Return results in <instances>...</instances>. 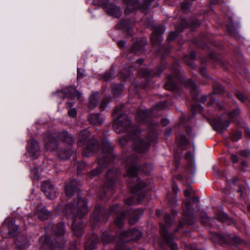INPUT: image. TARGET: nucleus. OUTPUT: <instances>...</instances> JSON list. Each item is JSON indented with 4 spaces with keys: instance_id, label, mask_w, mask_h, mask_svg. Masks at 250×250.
I'll list each match as a JSON object with an SVG mask.
<instances>
[{
    "instance_id": "nucleus-4",
    "label": "nucleus",
    "mask_w": 250,
    "mask_h": 250,
    "mask_svg": "<svg viewBox=\"0 0 250 250\" xmlns=\"http://www.w3.org/2000/svg\"><path fill=\"white\" fill-rule=\"evenodd\" d=\"M76 180H73L65 186L66 195L67 196H71L76 193L78 198L76 201H74L72 203L68 204L65 207V209L68 217H77L81 218L87 213L88 209L86 201L84 199L78 197L80 191L79 187L76 185Z\"/></svg>"
},
{
    "instance_id": "nucleus-36",
    "label": "nucleus",
    "mask_w": 250,
    "mask_h": 250,
    "mask_svg": "<svg viewBox=\"0 0 250 250\" xmlns=\"http://www.w3.org/2000/svg\"><path fill=\"white\" fill-rule=\"evenodd\" d=\"M215 218L221 222H224L228 219V216L224 212H220L215 215Z\"/></svg>"
},
{
    "instance_id": "nucleus-52",
    "label": "nucleus",
    "mask_w": 250,
    "mask_h": 250,
    "mask_svg": "<svg viewBox=\"0 0 250 250\" xmlns=\"http://www.w3.org/2000/svg\"><path fill=\"white\" fill-rule=\"evenodd\" d=\"M178 33L176 31L170 32L167 38L168 42H171L173 41L177 36Z\"/></svg>"
},
{
    "instance_id": "nucleus-51",
    "label": "nucleus",
    "mask_w": 250,
    "mask_h": 250,
    "mask_svg": "<svg viewBox=\"0 0 250 250\" xmlns=\"http://www.w3.org/2000/svg\"><path fill=\"white\" fill-rule=\"evenodd\" d=\"M142 75L144 77H149L150 75L152 76L158 75L159 77L160 75V74H156V73H155L154 72H149V71H147V70H145V71L142 72Z\"/></svg>"
},
{
    "instance_id": "nucleus-35",
    "label": "nucleus",
    "mask_w": 250,
    "mask_h": 250,
    "mask_svg": "<svg viewBox=\"0 0 250 250\" xmlns=\"http://www.w3.org/2000/svg\"><path fill=\"white\" fill-rule=\"evenodd\" d=\"M120 75L123 79L127 80L131 77L132 72L128 70L122 69L120 71Z\"/></svg>"
},
{
    "instance_id": "nucleus-6",
    "label": "nucleus",
    "mask_w": 250,
    "mask_h": 250,
    "mask_svg": "<svg viewBox=\"0 0 250 250\" xmlns=\"http://www.w3.org/2000/svg\"><path fill=\"white\" fill-rule=\"evenodd\" d=\"M126 207H122L119 205L112 206L110 208V213H116L117 216L115 219V223L119 228H122L124 224V220L127 214L128 215L129 223L134 225L139 220L141 215L144 213L142 209L132 210L127 208V211H125Z\"/></svg>"
},
{
    "instance_id": "nucleus-9",
    "label": "nucleus",
    "mask_w": 250,
    "mask_h": 250,
    "mask_svg": "<svg viewBox=\"0 0 250 250\" xmlns=\"http://www.w3.org/2000/svg\"><path fill=\"white\" fill-rule=\"evenodd\" d=\"M89 136V132L87 130L81 131L79 135V143H82L84 144V148L82 153L86 157L92 156L99 147L97 140L95 139H88Z\"/></svg>"
},
{
    "instance_id": "nucleus-50",
    "label": "nucleus",
    "mask_w": 250,
    "mask_h": 250,
    "mask_svg": "<svg viewBox=\"0 0 250 250\" xmlns=\"http://www.w3.org/2000/svg\"><path fill=\"white\" fill-rule=\"evenodd\" d=\"M179 143L180 145L186 146L188 143V141L185 135H181L180 137Z\"/></svg>"
},
{
    "instance_id": "nucleus-62",
    "label": "nucleus",
    "mask_w": 250,
    "mask_h": 250,
    "mask_svg": "<svg viewBox=\"0 0 250 250\" xmlns=\"http://www.w3.org/2000/svg\"><path fill=\"white\" fill-rule=\"evenodd\" d=\"M201 74L204 77H208L207 70L206 68L202 67L200 69Z\"/></svg>"
},
{
    "instance_id": "nucleus-27",
    "label": "nucleus",
    "mask_w": 250,
    "mask_h": 250,
    "mask_svg": "<svg viewBox=\"0 0 250 250\" xmlns=\"http://www.w3.org/2000/svg\"><path fill=\"white\" fill-rule=\"evenodd\" d=\"M88 119L90 123L97 125H102L104 121L100 114H90Z\"/></svg>"
},
{
    "instance_id": "nucleus-32",
    "label": "nucleus",
    "mask_w": 250,
    "mask_h": 250,
    "mask_svg": "<svg viewBox=\"0 0 250 250\" xmlns=\"http://www.w3.org/2000/svg\"><path fill=\"white\" fill-rule=\"evenodd\" d=\"M123 89V84L121 83L114 84L112 87V92L114 95L117 96L121 94Z\"/></svg>"
},
{
    "instance_id": "nucleus-37",
    "label": "nucleus",
    "mask_w": 250,
    "mask_h": 250,
    "mask_svg": "<svg viewBox=\"0 0 250 250\" xmlns=\"http://www.w3.org/2000/svg\"><path fill=\"white\" fill-rule=\"evenodd\" d=\"M213 92L215 94H220L224 91L223 86L219 83H217L213 85Z\"/></svg>"
},
{
    "instance_id": "nucleus-63",
    "label": "nucleus",
    "mask_w": 250,
    "mask_h": 250,
    "mask_svg": "<svg viewBox=\"0 0 250 250\" xmlns=\"http://www.w3.org/2000/svg\"><path fill=\"white\" fill-rule=\"evenodd\" d=\"M117 44L120 48L124 49L125 47V43L124 41H120L117 42Z\"/></svg>"
},
{
    "instance_id": "nucleus-58",
    "label": "nucleus",
    "mask_w": 250,
    "mask_h": 250,
    "mask_svg": "<svg viewBox=\"0 0 250 250\" xmlns=\"http://www.w3.org/2000/svg\"><path fill=\"white\" fill-rule=\"evenodd\" d=\"M69 250H78L75 241H73L70 244Z\"/></svg>"
},
{
    "instance_id": "nucleus-3",
    "label": "nucleus",
    "mask_w": 250,
    "mask_h": 250,
    "mask_svg": "<svg viewBox=\"0 0 250 250\" xmlns=\"http://www.w3.org/2000/svg\"><path fill=\"white\" fill-rule=\"evenodd\" d=\"M45 232V236L39 240L40 250H63L65 232L64 225L62 223L55 225L50 223L46 227Z\"/></svg>"
},
{
    "instance_id": "nucleus-24",
    "label": "nucleus",
    "mask_w": 250,
    "mask_h": 250,
    "mask_svg": "<svg viewBox=\"0 0 250 250\" xmlns=\"http://www.w3.org/2000/svg\"><path fill=\"white\" fill-rule=\"evenodd\" d=\"M72 230L76 236L80 237L84 230V225L82 223L76 224V221H74L72 224Z\"/></svg>"
},
{
    "instance_id": "nucleus-33",
    "label": "nucleus",
    "mask_w": 250,
    "mask_h": 250,
    "mask_svg": "<svg viewBox=\"0 0 250 250\" xmlns=\"http://www.w3.org/2000/svg\"><path fill=\"white\" fill-rule=\"evenodd\" d=\"M215 98L213 97L212 95H208V96H204L200 99V101L201 103H204L206 101H208V105L211 106L215 102Z\"/></svg>"
},
{
    "instance_id": "nucleus-53",
    "label": "nucleus",
    "mask_w": 250,
    "mask_h": 250,
    "mask_svg": "<svg viewBox=\"0 0 250 250\" xmlns=\"http://www.w3.org/2000/svg\"><path fill=\"white\" fill-rule=\"evenodd\" d=\"M68 116L71 117L72 118H74L77 115V111L76 109L74 108H70L68 111Z\"/></svg>"
},
{
    "instance_id": "nucleus-56",
    "label": "nucleus",
    "mask_w": 250,
    "mask_h": 250,
    "mask_svg": "<svg viewBox=\"0 0 250 250\" xmlns=\"http://www.w3.org/2000/svg\"><path fill=\"white\" fill-rule=\"evenodd\" d=\"M86 164L84 163H80L77 166L78 173L85 168Z\"/></svg>"
},
{
    "instance_id": "nucleus-16",
    "label": "nucleus",
    "mask_w": 250,
    "mask_h": 250,
    "mask_svg": "<svg viewBox=\"0 0 250 250\" xmlns=\"http://www.w3.org/2000/svg\"><path fill=\"white\" fill-rule=\"evenodd\" d=\"M26 154L32 159H36L40 155V146L36 140L32 139L28 141Z\"/></svg>"
},
{
    "instance_id": "nucleus-25",
    "label": "nucleus",
    "mask_w": 250,
    "mask_h": 250,
    "mask_svg": "<svg viewBox=\"0 0 250 250\" xmlns=\"http://www.w3.org/2000/svg\"><path fill=\"white\" fill-rule=\"evenodd\" d=\"M117 27L123 30H126L129 34H131L132 23L129 19H125L122 21L119 24L117 25Z\"/></svg>"
},
{
    "instance_id": "nucleus-54",
    "label": "nucleus",
    "mask_w": 250,
    "mask_h": 250,
    "mask_svg": "<svg viewBox=\"0 0 250 250\" xmlns=\"http://www.w3.org/2000/svg\"><path fill=\"white\" fill-rule=\"evenodd\" d=\"M84 76V70L80 68H77V79H82Z\"/></svg>"
},
{
    "instance_id": "nucleus-48",
    "label": "nucleus",
    "mask_w": 250,
    "mask_h": 250,
    "mask_svg": "<svg viewBox=\"0 0 250 250\" xmlns=\"http://www.w3.org/2000/svg\"><path fill=\"white\" fill-rule=\"evenodd\" d=\"M242 136V133L240 131H237L231 136V140L234 142H237L241 139Z\"/></svg>"
},
{
    "instance_id": "nucleus-47",
    "label": "nucleus",
    "mask_w": 250,
    "mask_h": 250,
    "mask_svg": "<svg viewBox=\"0 0 250 250\" xmlns=\"http://www.w3.org/2000/svg\"><path fill=\"white\" fill-rule=\"evenodd\" d=\"M167 106V102L163 101L158 103L154 107V110H161L165 108Z\"/></svg>"
},
{
    "instance_id": "nucleus-29",
    "label": "nucleus",
    "mask_w": 250,
    "mask_h": 250,
    "mask_svg": "<svg viewBox=\"0 0 250 250\" xmlns=\"http://www.w3.org/2000/svg\"><path fill=\"white\" fill-rule=\"evenodd\" d=\"M73 152V150L69 146L67 148L60 150L58 152V157L60 159H67L71 156Z\"/></svg>"
},
{
    "instance_id": "nucleus-28",
    "label": "nucleus",
    "mask_w": 250,
    "mask_h": 250,
    "mask_svg": "<svg viewBox=\"0 0 250 250\" xmlns=\"http://www.w3.org/2000/svg\"><path fill=\"white\" fill-rule=\"evenodd\" d=\"M175 77L168 75L167 76V82L165 85L166 89L172 91L176 90L177 86L175 83Z\"/></svg>"
},
{
    "instance_id": "nucleus-59",
    "label": "nucleus",
    "mask_w": 250,
    "mask_h": 250,
    "mask_svg": "<svg viewBox=\"0 0 250 250\" xmlns=\"http://www.w3.org/2000/svg\"><path fill=\"white\" fill-rule=\"evenodd\" d=\"M231 160L233 163H236L238 162L239 159L238 156L235 154L231 155Z\"/></svg>"
},
{
    "instance_id": "nucleus-20",
    "label": "nucleus",
    "mask_w": 250,
    "mask_h": 250,
    "mask_svg": "<svg viewBox=\"0 0 250 250\" xmlns=\"http://www.w3.org/2000/svg\"><path fill=\"white\" fill-rule=\"evenodd\" d=\"M61 93L65 97H68L71 99H79L81 96V93L76 90L75 86H69L61 91Z\"/></svg>"
},
{
    "instance_id": "nucleus-26",
    "label": "nucleus",
    "mask_w": 250,
    "mask_h": 250,
    "mask_svg": "<svg viewBox=\"0 0 250 250\" xmlns=\"http://www.w3.org/2000/svg\"><path fill=\"white\" fill-rule=\"evenodd\" d=\"M100 99L99 93L95 92L92 94L89 98V102L88 107L90 109H93L98 104Z\"/></svg>"
},
{
    "instance_id": "nucleus-5",
    "label": "nucleus",
    "mask_w": 250,
    "mask_h": 250,
    "mask_svg": "<svg viewBox=\"0 0 250 250\" xmlns=\"http://www.w3.org/2000/svg\"><path fill=\"white\" fill-rule=\"evenodd\" d=\"M113 147L109 141L106 138L102 142V154L98 159V166L92 169L88 175L93 178L102 172V169L110 165L113 161L114 156L113 154Z\"/></svg>"
},
{
    "instance_id": "nucleus-23",
    "label": "nucleus",
    "mask_w": 250,
    "mask_h": 250,
    "mask_svg": "<svg viewBox=\"0 0 250 250\" xmlns=\"http://www.w3.org/2000/svg\"><path fill=\"white\" fill-rule=\"evenodd\" d=\"M99 242L98 236L94 233L90 239L87 240L85 244V250H94L96 248L97 244Z\"/></svg>"
},
{
    "instance_id": "nucleus-60",
    "label": "nucleus",
    "mask_w": 250,
    "mask_h": 250,
    "mask_svg": "<svg viewBox=\"0 0 250 250\" xmlns=\"http://www.w3.org/2000/svg\"><path fill=\"white\" fill-rule=\"evenodd\" d=\"M188 24H191V25L193 26H199L200 25L199 21L196 19H194L193 21L189 22Z\"/></svg>"
},
{
    "instance_id": "nucleus-30",
    "label": "nucleus",
    "mask_w": 250,
    "mask_h": 250,
    "mask_svg": "<svg viewBox=\"0 0 250 250\" xmlns=\"http://www.w3.org/2000/svg\"><path fill=\"white\" fill-rule=\"evenodd\" d=\"M145 42L143 41H138L134 43L130 49L131 53H137L142 52L145 49Z\"/></svg>"
},
{
    "instance_id": "nucleus-2",
    "label": "nucleus",
    "mask_w": 250,
    "mask_h": 250,
    "mask_svg": "<svg viewBox=\"0 0 250 250\" xmlns=\"http://www.w3.org/2000/svg\"><path fill=\"white\" fill-rule=\"evenodd\" d=\"M138 159L134 154L127 156L125 161V168L127 176L131 179L128 186L132 194L131 196L126 200L127 205L139 204L145 197L144 188L146 184L138 178Z\"/></svg>"
},
{
    "instance_id": "nucleus-41",
    "label": "nucleus",
    "mask_w": 250,
    "mask_h": 250,
    "mask_svg": "<svg viewBox=\"0 0 250 250\" xmlns=\"http://www.w3.org/2000/svg\"><path fill=\"white\" fill-rule=\"evenodd\" d=\"M153 168V167L151 164H147L141 167V169L144 173L146 174H149Z\"/></svg>"
},
{
    "instance_id": "nucleus-17",
    "label": "nucleus",
    "mask_w": 250,
    "mask_h": 250,
    "mask_svg": "<svg viewBox=\"0 0 250 250\" xmlns=\"http://www.w3.org/2000/svg\"><path fill=\"white\" fill-rule=\"evenodd\" d=\"M41 189L46 197L49 199H53L57 195V189L49 181H42Z\"/></svg>"
},
{
    "instance_id": "nucleus-39",
    "label": "nucleus",
    "mask_w": 250,
    "mask_h": 250,
    "mask_svg": "<svg viewBox=\"0 0 250 250\" xmlns=\"http://www.w3.org/2000/svg\"><path fill=\"white\" fill-rule=\"evenodd\" d=\"M114 75L115 71L111 69L104 74V79L105 81H110L114 77Z\"/></svg>"
},
{
    "instance_id": "nucleus-64",
    "label": "nucleus",
    "mask_w": 250,
    "mask_h": 250,
    "mask_svg": "<svg viewBox=\"0 0 250 250\" xmlns=\"http://www.w3.org/2000/svg\"><path fill=\"white\" fill-rule=\"evenodd\" d=\"M121 108H122V107H116L114 111H113V116L114 117L115 115H117L119 112H120V111L121 110Z\"/></svg>"
},
{
    "instance_id": "nucleus-61",
    "label": "nucleus",
    "mask_w": 250,
    "mask_h": 250,
    "mask_svg": "<svg viewBox=\"0 0 250 250\" xmlns=\"http://www.w3.org/2000/svg\"><path fill=\"white\" fill-rule=\"evenodd\" d=\"M192 191V189L191 188H188L184 191V194L186 196L189 197Z\"/></svg>"
},
{
    "instance_id": "nucleus-44",
    "label": "nucleus",
    "mask_w": 250,
    "mask_h": 250,
    "mask_svg": "<svg viewBox=\"0 0 250 250\" xmlns=\"http://www.w3.org/2000/svg\"><path fill=\"white\" fill-rule=\"evenodd\" d=\"M191 5V2H190L189 1L185 0L181 4V9L183 11H186L189 9Z\"/></svg>"
},
{
    "instance_id": "nucleus-19",
    "label": "nucleus",
    "mask_w": 250,
    "mask_h": 250,
    "mask_svg": "<svg viewBox=\"0 0 250 250\" xmlns=\"http://www.w3.org/2000/svg\"><path fill=\"white\" fill-rule=\"evenodd\" d=\"M166 28L163 25L155 26L151 37V40L153 45L159 43L162 40V35L164 33Z\"/></svg>"
},
{
    "instance_id": "nucleus-42",
    "label": "nucleus",
    "mask_w": 250,
    "mask_h": 250,
    "mask_svg": "<svg viewBox=\"0 0 250 250\" xmlns=\"http://www.w3.org/2000/svg\"><path fill=\"white\" fill-rule=\"evenodd\" d=\"M228 237L235 244H240L243 242L242 240H241L238 236H233L231 234H229Z\"/></svg>"
},
{
    "instance_id": "nucleus-31",
    "label": "nucleus",
    "mask_w": 250,
    "mask_h": 250,
    "mask_svg": "<svg viewBox=\"0 0 250 250\" xmlns=\"http://www.w3.org/2000/svg\"><path fill=\"white\" fill-rule=\"evenodd\" d=\"M37 213L40 219L44 220L48 218L50 215V212L45 208L39 207L37 208Z\"/></svg>"
},
{
    "instance_id": "nucleus-55",
    "label": "nucleus",
    "mask_w": 250,
    "mask_h": 250,
    "mask_svg": "<svg viewBox=\"0 0 250 250\" xmlns=\"http://www.w3.org/2000/svg\"><path fill=\"white\" fill-rule=\"evenodd\" d=\"M202 222L204 223H207L208 222L209 219L206 213H202L201 214Z\"/></svg>"
},
{
    "instance_id": "nucleus-21",
    "label": "nucleus",
    "mask_w": 250,
    "mask_h": 250,
    "mask_svg": "<svg viewBox=\"0 0 250 250\" xmlns=\"http://www.w3.org/2000/svg\"><path fill=\"white\" fill-rule=\"evenodd\" d=\"M229 125V122L228 120L219 119L215 120L213 123V127L215 130L219 132L227 129Z\"/></svg>"
},
{
    "instance_id": "nucleus-22",
    "label": "nucleus",
    "mask_w": 250,
    "mask_h": 250,
    "mask_svg": "<svg viewBox=\"0 0 250 250\" xmlns=\"http://www.w3.org/2000/svg\"><path fill=\"white\" fill-rule=\"evenodd\" d=\"M152 112L148 110L139 109L137 112L136 117L137 120L140 123H147V120L151 115Z\"/></svg>"
},
{
    "instance_id": "nucleus-46",
    "label": "nucleus",
    "mask_w": 250,
    "mask_h": 250,
    "mask_svg": "<svg viewBox=\"0 0 250 250\" xmlns=\"http://www.w3.org/2000/svg\"><path fill=\"white\" fill-rule=\"evenodd\" d=\"M240 114V110L239 109H235L233 110H232L229 113V117L231 120H233L234 118H235L237 116Z\"/></svg>"
},
{
    "instance_id": "nucleus-49",
    "label": "nucleus",
    "mask_w": 250,
    "mask_h": 250,
    "mask_svg": "<svg viewBox=\"0 0 250 250\" xmlns=\"http://www.w3.org/2000/svg\"><path fill=\"white\" fill-rule=\"evenodd\" d=\"M236 96L240 101L243 103L247 101L246 96L241 92H237L236 93Z\"/></svg>"
},
{
    "instance_id": "nucleus-45",
    "label": "nucleus",
    "mask_w": 250,
    "mask_h": 250,
    "mask_svg": "<svg viewBox=\"0 0 250 250\" xmlns=\"http://www.w3.org/2000/svg\"><path fill=\"white\" fill-rule=\"evenodd\" d=\"M186 85L188 87L191 88L193 90L195 91L197 88V86L196 83L188 79L185 83Z\"/></svg>"
},
{
    "instance_id": "nucleus-18",
    "label": "nucleus",
    "mask_w": 250,
    "mask_h": 250,
    "mask_svg": "<svg viewBox=\"0 0 250 250\" xmlns=\"http://www.w3.org/2000/svg\"><path fill=\"white\" fill-rule=\"evenodd\" d=\"M6 229H7L8 230V235L9 236L13 237L15 236V233L18 230L19 226L15 225L11 220L6 219L4 222L2 224L0 230V233L2 237H7L2 233V231Z\"/></svg>"
},
{
    "instance_id": "nucleus-40",
    "label": "nucleus",
    "mask_w": 250,
    "mask_h": 250,
    "mask_svg": "<svg viewBox=\"0 0 250 250\" xmlns=\"http://www.w3.org/2000/svg\"><path fill=\"white\" fill-rule=\"evenodd\" d=\"M38 168L35 167L33 168L30 169V176L31 178L34 180H38L39 176L38 174Z\"/></svg>"
},
{
    "instance_id": "nucleus-15",
    "label": "nucleus",
    "mask_w": 250,
    "mask_h": 250,
    "mask_svg": "<svg viewBox=\"0 0 250 250\" xmlns=\"http://www.w3.org/2000/svg\"><path fill=\"white\" fill-rule=\"evenodd\" d=\"M107 217L105 216V210L101 206L96 207L92 216L90 220L93 227L96 226L100 221H106Z\"/></svg>"
},
{
    "instance_id": "nucleus-7",
    "label": "nucleus",
    "mask_w": 250,
    "mask_h": 250,
    "mask_svg": "<svg viewBox=\"0 0 250 250\" xmlns=\"http://www.w3.org/2000/svg\"><path fill=\"white\" fill-rule=\"evenodd\" d=\"M58 140L69 145H72L74 142L73 138L65 130L58 133L48 132L44 134V145L48 150L52 151L57 148Z\"/></svg>"
},
{
    "instance_id": "nucleus-1",
    "label": "nucleus",
    "mask_w": 250,
    "mask_h": 250,
    "mask_svg": "<svg viewBox=\"0 0 250 250\" xmlns=\"http://www.w3.org/2000/svg\"><path fill=\"white\" fill-rule=\"evenodd\" d=\"M158 125L156 122L150 123L146 140H143L140 136V131L137 127L131 126V121L126 114H120L114 120L113 128L117 133H127V136L121 137L119 139L122 146H125L126 142L132 139L136 151L139 153H146L149 149L150 143L155 142L157 139L156 127Z\"/></svg>"
},
{
    "instance_id": "nucleus-11",
    "label": "nucleus",
    "mask_w": 250,
    "mask_h": 250,
    "mask_svg": "<svg viewBox=\"0 0 250 250\" xmlns=\"http://www.w3.org/2000/svg\"><path fill=\"white\" fill-rule=\"evenodd\" d=\"M172 217L169 214H166L165 216V221L166 224H161V233L162 236L165 240L166 243L170 248L171 250H177V244L174 241L173 236L171 234L167 233V226H169L172 222Z\"/></svg>"
},
{
    "instance_id": "nucleus-8",
    "label": "nucleus",
    "mask_w": 250,
    "mask_h": 250,
    "mask_svg": "<svg viewBox=\"0 0 250 250\" xmlns=\"http://www.w3.org/2000/svg\"><path fill=\"white\" fill-rule=\"evenodd\" d=\"M142 233L137 229L123 231L114 239L117 242V245L111 250H131L124 243L130 240H138L142 236Z\"/></svg>"
},
{
    "instance_id": "nucleus-13",
    "label": "nucleus",
    "mask_w": 250,
    "mask_h": 250,
    "mask_svg": "<svg viewBox=\"0 0 250 250\" xmlns=\"http://www.w3.org/2000/svg\"><path fill=\"white\" fill-rule=\"evenodd\" d=\"M154 0H144L143 3L139 4V0H124L126 4L125 11L126 15H129L137 8L141 9L144 12L148 9L152 1Z\"/></svg>"
},
{
    "instance_id": "nucleus-43",
    "label": "nucleus",
    "mask_w": 250,
    "mask_h": 250,
    "mask_svg": "<svg viewBox=\"0 0 250 250\" xmlns=\"http://www.w3.org/2000/svg\"><path fill=\"white\" fill-rule=\"evenodd\" d=\"M238 154L241 156L250 158V150L249 149L240 150L238 151Z\"/></svg>"
},
{
    "instance_id": "nucleus-34",
    "label": "nucleus",
    "mask_w": 250,
    "mask_h": 250,
    "mask_svg": "<svg viewBox=\"0 0 250 250\" xmlns=\"http://www.w3.org/2000/svg\"><path fill=\"white\" fill-rule=\"evenodd\" d=\"M102 240L104 244H107L112 240V238L108 231H104L102 233Z\"/></svg>"
},
{
    "instance_id": "nucleus-38",
    "label": "nucleus",
    "mask_w": 250,
    "mask_h": 250,
    "mask_svg": "<svg viewBox=\"0 0 250 250\" xmlns=\"http://www.w3.org/2000/svg\"><path fill=\"white\" fill-rule=\"evenodd\" d=\"M111 101V98L109 97L105 98L100 104V108L101 110H104Z\"/></svg>"
},
{
    "instance_id": "nucleus-57",
    "label": "nucleus",
    "mask_w": 250,
    "mask_h": 250,
    "mask_svg": "<svg viewBox=\"0 0 250 250\" xmlns=\"http://www.w3.org/2000/svg\"><path fill=\"white\" fill-rule=\"evenodd\" d=\"M168 199V201L170 204V205L172 207H175L177 205V201L176 200V199L175 198H173L172 199H169L167 198Z\"/></svg>"
},
{
    "instance_id": "nucleus-14",
    "label": "nucleus",
    "mask_w": 250,
    "mask_h": 250,
    "mask_svg": "<svg viewBox=\"0 0 250 250\" xmlns=\"http://www.w3.org/2000/svg\"><path fill=\"white\" fill-rule=\"evenodd\" d=\"M193 199H188L184 201L182 206L183 209V220L188 225H192L194 222L193 218Z\"/></svg>"
},
{
    "instance_id": "nucleus-10",
    "label": "nucleus",
    "mask_w": 250,
    "mask_h": 250,
    "mask_svg": "<svg viewBox=\"0 0 250 250\" xmlns=\"http://www.w3.org/2000/svg\"><path fill=\"white\" fill-rule=\"evenodd\" d=\"M119 172L115 169H109L106 175V181L102 189L101 198L106 197L114 193Z\"/></svg>"
},
{
    "instance_id": "nucleus-12",
    "label": "nucleus",
    "mask_w": 250,
    "mask_h": 250,
    "mask_svg": "<svg viewBox=\"0 0 250 250\" xmlns=\"http://www.w3.org/2000/svg\"><path fill=\"white\" fill-rule=\"evenodd\" d=\"M94 4L103 6L105 12L109 15L116 18L122 16V11L121 8L112 3H109V0H93Z\"/></svg>"
}]
</instances>
